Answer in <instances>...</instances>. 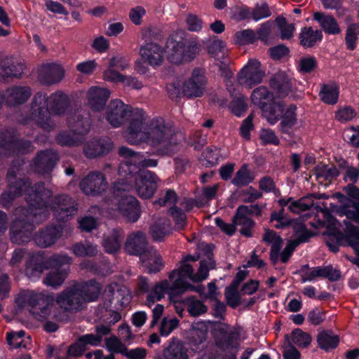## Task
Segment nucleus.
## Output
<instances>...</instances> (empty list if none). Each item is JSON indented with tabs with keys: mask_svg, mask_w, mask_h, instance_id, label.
Segmentation results:
<instances>
[{
	"mask_svg": "<svg viewBox=\"0 0 359 359\" xmlns=\"http://www.w3.org/2000/svg\"><path fill=\"white\" fill-rule=\"evenodd\" d=\"M14 168L8 171L7 177L10 183V191L1 196V203L6 206L15 197L26 192L29 203L27 209L18 208L15 215L18 217L13 222L11 229V241L16 244H22L30 241L34 229V223L39 224L44 221L52 210L54 217L59 221H66L76 215V203L67 195H60L55 198L49 205L48 201L52 192L43 187V184L35 187H30L29 181L19 180L13 184L15 178Z\"/></svg>",
	"mask_w": 359,
	"mask_h": 359,
	"instance_id": "f257e3e1",
	"label": "nucleus"
},
{
	"mask_svg": "<svg viewBox=\"0 0 359 359\" xmlns=\"http://www.w3.org/2000/svg\"><path fill=\"white\" fill-rule=\"evenodd\" d=\"M106 119L114 128L128 122L127 141L132 144L146 143L157 147L162 154H170L177 145L171 142L175 129L171 123L158 117L144 126L142 114H106Z\"/></svg>",
	"mask_w": 359,
	"mask_h": 359,
	"instance_id": "f03ea898",
	"label": "nucleus"
},
{
	"mask_svg": "<svg viewBox=\"0 0 359 359\" xmlns=\"http://www.w3.org/2000/svg\"><path fill=\"white\" fill-rule=\"evenodd\" d=\"M41 255H34L26 265V275L29 278H36L40 276L45 269H55L48 272L43 282L47 285L54 288L61 286L65 282L69 273V268L64 267L69 266L72 259L66 254H56L51 256L44 262H38Z\"/></svg>",
	"mask_w": 359,
	"mask_h": 359,
	"instance_id": "7ed1b4c3",
	"label": "nucleus"
},
{
	"mask_svg": "<svg viewBox=\"0 0 359 359\" xmlns=\"http://www.w3.org/2000/svg\"><path fill=\"white\" fill-rule=\"evenodd\" d=\"M132 185L123 180L114 182L112 187L114 198L110 202H107L105 208L111 216L118 214L123 216L130 222H137L141 215V210L137 198L130 195H123V193L128 191Z\"/></svg>",
	"mask_w": 359,
	"mask_h": 359,
	"instance_id": "20e7f679",
	"label": "nucleus"
},
{
	"mask_svg": "<svg viewBox=\"0 0 359 359\" xmlns=\"http://www.w3.org/2000/svg\"><path fill=\"white\" fill-rule=\"evenodd\" d=\"M101 290V285L95 280L75 284L61 292L56 302L65 310H79L84 303L97 300Z\"/></svg>",
	"mask_w": 359,
	"mask_h": 359,
	"instance_id": "39448f33",
	"label": "nucleus"
},
{
	"mask_svg": "<svg viewBox=\"0 0 359 359\" xmlns=\"http://www.w3.org/2000/svg\"><path fill=\"white\" fill-rule=\"evenodd\" d=\"M332 211L339 216H346L347 219H351L359 224V203L348 201L343 206L338 207L335 205L332 207ZM322 213L323 220L321 224L327 229L326 233L333 236L340 243H343L344 240L351 245L346 232V224L352 226L358 230L359 229L353 226L349 220H344V224H341L327 211H323Z\"/></svg>",
	"mask_w": 359,
	"mask_h": 359,
	"instance_id": "423d86ee",
	"label": "nucleus"
},
{
	"mask_svg": "<svg viewBox=\"0 0 359 359\" xmlns=\"http://www.w3.org/2000/svg\"><path fill=\"white\" fill-rule=\"evenodd\" d=\"M180 34H182V32L171 34L165 46L168 60L177 65L191 62L201 50V45L196 39H184Z\"/></svg>",
	"mask_w": 359,
	"mask_h": 359,
	"instance_id": "0eeeda50",
	"label": "nucleus"
},
{
	"mask_svg": "<svg viewBox=\"0 0 359 359\" xmlns=\"http://www.w3.org/2000/svg\"><path fill=\"white\" fill-rule=\"evenodd\" d=\"M20 308L27 307L34 318L42 320L50 315L52 299L43 292L34 290L20 292L15 299Z\"/></svg>",
	"mask_w": 359,
	"mask_h": 359,
	"instance_id": "6e6552de",
	"label": "nucleus"
},
{
	"mask_svg": "<svg viewBox=\"0 0 359 359\" xmlns=\"http://www.w3.org/2000/svg\"><path fill=\"white\" fill-rule=\"evenodd\" d=\"M186 284L180 278L177 271L173 270L169 275L168 280H163L156 283L149 291L146 304L151 307L156 302L162 299L168 294L170 300L177 303L175 298L185 292Z\"/></svg>",
	"mask_w": 359,
	"mask_h": 359,
	"instance_id": "1a4fd4ad",
	"label": "nucleus"
},
{
	"mask_svg": "<svg viewBox=\"0 0 359 359\" xmlns=\"http://www.w3.org/2000/svg\"><path fill=\"white\" fill-rule=\"evenodd\" d=\"M214 266V261L210 257H208L206 260L201 261L199 269L196 273H194L192 266L188 264H183L176 271H177L180 278H181L184 283L187 285L185 287V291L191 290L201 292V290H203L201 286H193L188 282V280L194 283L203 281L208 278L209 270L210 269H213Z\"/></svg>",
	"mask_w": 359,
	"mask_h": 359,
	"instance_id": "9d476101",
	"label": "nucleus"
},
{
	"mask_svg": "<svg viewBox=\"0 0 359 359\" xmlns=\"http://www.w3.org/2000/svg\"><path fill=\"white\" fill-rule=\"evenodd\" d=\"M119 154L126 158L118 168L119 176L133 177V173L137 172L140 167H155L157 161L154 159H146L140 154L133 152L129 148L122 147L119 149Z\"/></svg>",
	"mask_w": 359,
	"mask_h": 359,
	"instance_id": "9b49d317",
	"label": "nucleus"
},
{
	"mask_svg": "<svg viewBox=\"0 0 359 359\" xmlns=\"http://www.w3.org/2000/svg\"><path fill=\"white\" fill-rule=\"evenodd\" d=\"M104 298L107 309L118 310L130 304L132 294L127 287L113 283L109 285L104 290Z\"/></svg>",
	"mask_w": 359,
	"mask_h": 359,
	"instance_id": "f8f14e48",
	"label": "nucleus"
},
{
	"mask_svg": "<svg viewBox=\"0 0 359 359\" xmlns=\"http://www.w3.org/2000/svg\"><path fill=\"white\" fill-rule=\"evenodd\" d=\"M126 179H122L124 182L129 184L132 179L135 181V189L137 194L143 198H151L158 187V178L152 172L149 170H142L138 172L137 175L133 177L128 176H123Z\"/></svg>",
	"mask_w": 359,
	"mask_h": 359,
	"instance_id": "ddd939ff",
	"label": "nucleus"
},
{
	"mask_svg": "<svg viewBox=\"0 0 359 359\" xmlns=\"http://www.w3.org/2000/svg\"><path fill=\"white\" fill-rule=\"evenodd\" d=\"M264 75L261 63L256 59H251L237 74V81L241 86L251 88L260 83Z\"/></svg>",
	"mask_w": 359,
	"mask_h": 359,
	"instance_id": "4468645a",
	"label": "nucleus"
},
{
	"mask_svg": "<svg viewBox=\"0 0 359 359\" xmlns=\"http://www.w3.org/2000/svg\"><path fill=\"white\" fill-rule=\"evenodd\" d=\"M79 187L86 195L99 196L107 189L108 183L102 172L93 171L81 180Z\"/></svg>",
	"mask_w": 359,
	"mask_h": 359,
	"instance_id": "2eb2a0df",
	"label": "nucleus"
},
{
	"mask_svg": "<svg viewBox=\"0 0 359 359\" xmlns=\"http://www.w3.org/2000/svg\"><path fill=\"white\" fill-rule=\"evenodd\" d=\"M299 273L302 283L313 282L318 278L334 281L340 277L339 271L330 265L311 268L309 264H305L300 268Z\"/></svg>",
	"mask_w": 359,
	"mask_h": 359,
	"instance_id": "dca6fc26",
	"label": "nucleus"
},
{
	"mask_svg": "<svg viewBox=\"0 0 359 359\" xmlns=\"http://www.w3.org/2000/svg\"><path fill=\"white\" fill-rule=\"evenodd\" d=\"M207 79L204 72L194 69L190 77L182 82L183 95L187 97H201L205 90Z\"/></svg>",
	"mask_w": 359,
	"mask_h": 359,
	"instance_id": "f3484780",
	"label": "nucleus"
},
{
	"mask_svg": "<svg viewBox=\"0 0 359 359\" xmlns=\"http://www.w3.org/2000/svg\"><path fill=\"white\" fill-rule=\"evenodd\" d=\"M165 50L156 42H147L140 48V55L144 63L154 68L163 65Z\"/></svg>",
	"mask_w": 359,
	"mask_h": 359,
	"instance_id": "a211bd4d",
	"label": "nucleus"
},
{
	"mask_svg": "<svg viewBox=\"0 0 359 359\" xmlns=\"http://www.w3.org/2000/svg\"><path fill=\"white\" fill-rule=\"evenodd\" d=\"M293 229L297 240L290 241L281 253L279 252L278 259H280L283 263L287 262L293 251L299 243L306 242L311 236L302 222L294 223Z\"/></svg>",
	"mask_w": 359,
	"mask_h": 359,
	"instance_id": "6ab92c4d",
	"label": "nucleus"
},
{
	"mask_svg": "<svg viewBox=\"0 0 359 359\" xmlns=\"http://www.w3.org/2000/svg\"><path fill=\"white\" fill-rule=\"evenodd\" d=\"M65 76L63 67L58 64H46L41 67L39 74V79L41 83L51 86L58 83Z\"/></svg>",
	"mask_w": 359,
	"mask_h": 359,
	"instance_id": "aec40b11",
	"label": "nucleus"
},
{
	"mask_svg": "<svg viewBox=\"0 0 359 359\" xmlns=\"http://www.w3.org/2000/svg\"><path fill=\"white\" fill-rule=\"evenodd\" d=\"M113 147V143L107 137L93 139L86 142L83 152L88 158H96L108 154Z\"/></svg>",
	"mask_w": 359,
	"mask_h": 359,
	"instance_id": "412c9836",
	"label": "nucleus"
},
{
	"mask_svg": "<svg viewBox=\"0 0 359 359\" xmlns=\"http://www.w3.org/2000/svg\"><path fill=\"white\" fill-rule=\"evenodd\" d=\"M30 87L27 86H13L6 91L5 100L9 106H18L25 103L32 95Z\"/></svg>",
	"mask_w": 359,
	"mask_h": 359,
	"instance_id": "4be33fe9",
	"label": "nucleus"
},
{
	"mask_svg": "<svg viewBox=\"0 0 359 359\" xmlns=\"http://www.w3.org/2000/svg\"><path fill=\"white\" fill-rule=\"evenodd\" d=\"M57 160V154L55 151H42L37 154L32 166L39 173H48L53 170Z\"/></svg>",
	"mask_w": 359,
	"mask_h": 359,
	"instance_id": "5701e85b",
	"label": "nucleus"
},
{
	"mask_svg": "<svg viewBox=\"0 0 359 359\" xmlns=\"http://www.w3.org/2000/svg\"><path fill=\"white\" fill-rule=\"evenodd\" d=\"M109 96V90L98 86L90 87L86 93L88 104L95 111H100L104 109Z\"/></svg>",
	"mask_w": 359,
	"mask_h": 359,
	"instance_id": "b1692460",
	"label": "nucleus"
},
{
	"mask_svg": "<svg viewBox=\"0 0 359 359\" xmlns=\"http://www.w3.org/2000/svg\"><path fill=\"white\" fill-rule=\"evenodd\" d=\"M62 233L61 226H48L35 236L34 241L39 247L48 248L61 237Z\"/></svg>",
	"mask_w": 359,
	"mask_h": 359,
	"instance_id": "393cba45",
	"label": "nucleus"
},
{
	"mask_svg": "<svg viewBox=\"0 0 359 359\" xmlns=\"http://www.w3.org/2000/svg\"><path fill=\"white\" fill-rule=\"evenodd\" d=\"M250 215L251 212L249 208L241 205L238 208L233 220L235 225L241 227L239 230L241 233L247 237L252 236L251 230L254 226Z\"/></svg>",
	"mask_w": 359,
	"mask_h": 359,
	"instance_id": "a878e982",
	"label": "nucleus"
},
{
	"mask_svg": "<svg viewBox=\"0 0 359 359\" xmlns=\"http://www.w3.org/2000/svg\"><path fill=\"white\" fill-rule=\"evenodd\" d=\"M140 260L144 267L149 273H156L163 267V261L160 253L153 248H149L141 254Z\"/></svg>",
	"mask_w": 359,
	"mask_h": 359,
	"instance_id": "bb28decb",
	"label": "nucleus"
},
{
	"mask_svg": "<svg viewBox=\"0 0 359 359\" xmlns=\"http://www.w3.org/2000/svg\"><path fill=\"white\" fill-rule=\"evenodd\" d=\"M189 351L182 343L172 341L156 359H189Z\"/></svg>",
	"mask_w": 359,
	"mask_h": 359,
	"instance_id": "cd10ccee",
	"label": "nucleus"
},
{
	"mask_svg": "<svg viewBox=\"0 0 359 359\" xmlns=\"http://www.w3.org/2000/svg\"><path fill=\"white\" fill-rule=\"evenodd\" d=\"M67 122L71 132L82 138L90 130L89 117H83L81 114H69Z\"/></svg>",
	"mask_w": 359,
	"mask_h": 359,
	"instance_id": "c85d7f7f",
	"label": "nucleus"
},
{
	"mask_svg": "<svg viewBox=\"0 0 359 359\" xmlns=\"http://www.w3.org/2000/svg\"><path fill=\"white\" fill-rule=\"evenodd\" d=\"M147 239L140 231L132 233L126 240L125 249L130 255H140L147 250Z\"/></svg>",
	"mask_w": 359,
	"mask_h": 359,
	"instance_id": "c756f323",
	"label": "nucleus"
},
{
	"mask_svg": "<svg viewBox=\"0 0 359 359\" xmlns=\"http://www.w3.org/2000/svg\"><path fill=\"white\" fill-rule=\"evenodd\" d=\"M269 85L280 97L287 95L292 89L291 79L283 72H278L270 79Z\"/></svg>",
	"mask_w": 359,
	"mask_h": 359,
	"instance_id": "7c9ffc66",
	"label": "nucleus"
},
{
	"mask_svg": "<svg viewBox=\"0 0 359 359\" xmlns=\"http://www.w3.org/2000/svg\"><path fill=\"white\" fill-rule=\"evenodd\" d=\"M24 65L15 64L10 58H5L0 62V80L4 81L8 78H20L23 73Z\"/></svg>",
	"mask_w": 359,
	"mask_h": 359,
	"instance_id": "2f4dec72",
	"label": "nucleus"
},
{
	"mask_svg": "<svg viewBox=\"0 0 359 359\" xmlns=\"http://www.w3.org/2000/svg\"><path fill=\"white\" fill-rule=\"evenodd\" d=\"M69 98L65 93L56 91L48 97L49 111L65 112L69 109Z\"/></svg>",
	"mask_w": 359,
	"mask_h": 359,
	"instance_id": "473e14b6",
	"label": "nucleus"
},
{
	"mask_svg": "<svg viewBox=\"0 0 359 359\" xmlns=\"http://www.w3.org/2000/svg\"><path fill=\"white\" fill-rule=\"evenodd\" d=\"M313 19L318 21L321 28L329 34H337L341 32L337 20L332 15L316 12L313 13Z\"/></svg>",
	"mask_w": 359,
	"mask_h": 359,
	"instance_id": "72a5a7b5",
	"label": "nucleus"
},
{
	"mask_svg": "<svg viewBox=\"0 0 359 359\" xmlns=\"http://www.w3.org/2000/svg\"><path fill=\"white\" fill-rule=\"evenodd\" d=\"M263 240L268 244L271 245L270 258L273 263L278 260L279 251L282 246L281 238L272 230H266Z\"/></svg>",
	"mask_w": 359,
	"mask_h": 359,
	"instance_id": "f704fd0d",
	"label": "nucleus"
},
{
	"mask_svg": "<svg viewBox=\"0 0 359 359\" xmlns=\"http://www.w3.org/2000/svg\"><path fill=\"white\" fill-rule=\"evenodd\" d=\"M272 100V93L264 86L255 88L251 94L252 102L264 111H267L266 106L270 104Z\"/></svg>",
	"mask_w": 359,
	"mask_h": 359,
	"instance_id": "c9c22d12",
	"label": "nucleus"
},
{
	"mask_svg": "<svg viewBox=\"0 0 359 359\" xmlns=\"http://www.w3.org/2000/svg\"><path fill=\"white\" fill-rule=\"evenodd\" d=\"M299 38L302 46L311 48L321 41L323 34L320 30H313L311 27H304L301 29Z\"/></svg>",
	"mask_w": 359,
	"mask_h": 359,
	"instance_id": "e433bc0d",
	"label": "nucleus"
},
{
	"mask_svg": "<svg viewBox=\"0 0 359 359\" xmlns=\"http://www.w3.org/2000/svg\"><path fill=\"white\" fill-rule=\"evenodd\" d=\"M255 178L253 172L249 168L248 164H243L236 172L231 179V184L237 187L248 186Z\"/></svg>",
	"mask_w": 359,
	"mask_h": 359,
	"instance_id": "4c0bfd02",
	"label": "nucleus"
},
{
	"mask_svg": "<svg viewBox=\"0 0 359 359\" xmlns=\"http://www.w3.org/2000/svg\"><path fill=\"white\" fill-rule=\"evenodd\" d=\"M339 174V170L334 165H329L320 163L318 165L314 171L316 180L323 183L325 181H330L337 177Z\"/></svg>",
	"mask_w": 359,
	"mask_h": 359,
	"instance_id": "58836bf2",
	"label": "nucleus"
},
{
	"mask_svg": "<svg viewBox=\"0 0 359 359\" xmlns=\"http://www.w3.org/2000/svg\"><path fill=\"white\" fill-rule=\"evenodd\" d=\"M150 235L151 238L156 241H162L165 236L170 233V226L166 219H159L151 226Z\"/></svg>",
	"mask_w": 359,
	"mask_h": 359,
	"instance_id": "ea45409f",
	"label": "nucleus"
},
{
	"mask_svg": "<svg viewBox=\"0 0 359 359\" xmlns=\"http://www.w3.org/2000/svg\"><path fill=\"white\" fill-rule=\"evenodd\" d=\"M317 341L320 348L328 351L337 346L339 338L332 332L323 331L318 334Z\"/></svg>",
	"mask_w": 359,
	"mask_h": 359,
	"instance_id": "a19ab883",
	"label": "nucleus"
},
{
	"mask_svg": "<svg viewBox=\"0 0 359 359\" xmlns=\"http://www.w3.org/2000/svg\"><path fill=\"white\" fill-rule=\"evenodd\" d=\"M218 188V184H214L212 186L205 187L203 189L202 198L201 200H197L194 203L192 201H187L185 202L186 205H184V207L187 210H189L194 205H196L198 208L204 206L208 203V201L214 198L216 196Z\"/></svg>",
	"mask_w": 359,
	"mask_h": 359,
	"instance_id": "79ce46f5",
	"label": "nucleus"
},
{
	"mask_svg": "<svg viewBox=\"0 0 359 359\" xmlns=\"http://www.w3.org/2000/svg\"><path fill=\"white\" fill-rule=\"evenodd\" d=\"M121 233L118 230H113L110 236L103 241L102 245L108 253H115L119 250L122 242Z\"/></svg>",
	"mask_w": 359,
	"mask_h": 359,
	"instance_id": "37998d69",
	"label": "nucleus"
},
{
	"mask_svg": "<svg viewBox=\"0 0 359 359\" xmlns=\"http://www.w3.org/2000/svg\"><path fill=\"white\" fill-rule=\"evenodd\" d=\"M276 22L280 32V38L282 40H290L293 37L295 31V26L293 23H287L286 19L283 16L277 17Z\"/></svg>",
	"mask_w": 359,
	"mask_h": 359,
	"instance_id": "c03bdc74",
	"label": "nucleus"
},
{
	"mask_svg": "<svg viewBox=\"0 0 359 359\" xmlns=\"http://www.w3.org/2000/svg\"><path fill=\"white\" fill-rule=\"evenodd\" d=\"M90 212L93 214L94 217H85L79 221L80 228L86 231H90L97 226V219L101 215V210L99 207L95 205L91 207Z\"/></svg>",
	"mask_w": 359,
	"mask_h": 359,
	"instance_id": "a18cd8bd",
	"label": "nucleus"
},
{
	"mask_svg": "<svg viewBox=\"0 0 359 359\" xmlns=\"http://www.w3.org/2000/svg\"><path fill=\"white\" fill-rule=\"evenodd\" d=\"M338 95L339 90L337 86L326 84L322 86L320 96L325 103L334 104L337 102Z\"/></svg>",
	"mask_w": 359,
	"mask_h": 359,
	"instance_id": "49530a36",
	"label": "nucleus"
},
{
	"mask_svg": "<svg viewBox=\"0 0 359 359\" xmlns=\"http://www.w3.org/2000/svg\"><path fill=\"white\" fill-rule=\"evenodd\" d=\"M72 250L77 257H93L97 252V246L89 242L77 243L72 246Z\"/></svg>",
	"mask_w": 359,
	"mask_h": 359,
	"instance_id": "de8ad7c7",
	"label": "nucleus"
},
{
	"mask_svg": "<svg viewBox=\"0 0 359 359\" xmlns=\"http://www.w3.org/2000/svg\"><path fill=\"white\" fill-rule=\"evenodd\" d=\"M32 112H46L49 111L48 97L42 92L36 93L31 103Z\"/></svg>",
	"mask_w": 359,
	"mask_h": 359,
	"instance_id": "09e8293b",
	"label": "nucleus"
},
{
	"mask_svg": "<svg viewBox=\"0 0 359 359\" xmlns=\"http://www.w3.org/2000/svg\"><path fill=\"white\" fill-rule=\"evenodd\" d=\"M311 341V336L300 329H296L292 332L288 342L294 344L299 348L307 347Z\"/></svg>",
	"mask_w": 359,
	"mask_h": 359,
	"instance_id": "8fccbe9b",
	"label": "nucleus"
},
{
	"mask_svg": "<svg viewBox=\"0 0 359 359\" xmlns=\"http://www.w3.org/2000/svg\"><path fill=\"white\" fill-rule=\"evenodd\" d=\"M142 39L147 42H154V41H160L163 35L161 29L156 26H148L143 27L140 32Z\"/></svg>",
	"mask_w": 359,
	"mask_h": 359,
	"instance_id": "3c124183",
	"label": "nucleus"
},
{
	"mask_svg": "<svg viewBox=\"0 0 359 359\" xmlns=\"http://www.w3.org/2000/svg\"><path fill=\"white\" fill-rule=\"evenodd\" d=\"M314 204L312 196H306L297 201H294L290 203L289 209L294 213H300L311 208Z\"/></svg>",
	"mask_w": 359,
	"mask_h": 359,
	"instance_id": "603ef678",
	"label": "nucleus"
},
{
	"mask_svg": "<svg viewBox=\"0 0 359 359\" xmlns=\"http://www.w3.org/2000/svg\"><path fill=\"white\" fill-rule=\"evenodd\" d=\"M108 112H143L142 109L133 108L119 99L111 100L107 106Z\"/></svg>",
	"mask_w": 359,
	"mask_h": 359,
	"instance_id": "864d4df0",
	"label": "nucleus"
},
{
	"mask_svg": "<svg viewBox=\"0 0 359 359\" xmlns=\"http://www.w3.org/2000/svg\"><path fill=\"white\" fill-rule=\"evenodd\" d=\"M346 225V232L350 241L351 246L353 247L357 255V257L354 259L353 262L359 266V230L348 224Z\"/></svg>",
	"mask_w": 359,
	"mask_h": 359,
	"instance_id": "5fc2aeb1",
	"label": "nucleus"
},
{
	"mask_svg": "<svg viewBox=\"0 0 359 359\" xmlns=\"http://www.w3.org/2000/svg\"><path fill=\"white\" fill-rule=\"evenodd\" d=\"M208 52L218 61L224 60L226 57L224 43L220 40H214L208 47Z\"/></svg>",
	"mask_w": 359,
	"mask_h": 359,
	"instance_id": "6e6d98bb",
	"label": "nucleus"
},
{
	"mask_svg": "<svg viewBox=\"0 0 359 359\" xmlns=\"http://www.w3.org/2000/svg\"><path fill=\"white\" fill-rule=\"evenodd\" d=\"M187 309L192 316H198L207 311L206 306L200 300L194 298L187 299Z\"/></svg>",
	"mask_w": 359,
	"mask_h": 359,
	"instance_id": "4d7b16f0",
	"label": "nucleus"
},
{
	"mask_svg": "<svg viewBox=\"0 0 359 359\" xmlns=\"http://www.w3.org/2000/svg\"><path fill=\"white\" fill-rule=\"evenodd\" d=\"M238 286L231 284L225 289V297L229 306L236 308L240 303V295L238 292Z\"/></svg>",
	"mask_w": 359,
	"mask_h": 359,
	"instance_id": "13d9d810",
	"label": "nucleus"
},
{
	"mask_svg": "<svg viewBox=\"0 0 359 359\" xmlns=\"http://www.w3.org/2000/svg\"><path fill=\"white\" fill-rule=\"evenodd\" d=\"M359 34V25L351 24L346 29V44L349 50H353L355 48L357 36Z\"/></svg>",
	"mask_w": 359,
	"mask_h": 359,
	"instance_id": "bf43d9fd",
	"label": "nucleus"
},
{
	"mask_svg": "<svg viewBox=\"0 0 359 359\" xmlns=\"http://www.w3.org/2000/svg\"><path fill=\"white\" fill-rule=\"evenodd\" d=\"M57 141L62 146L73 147L81 144L83 138L79 135H74V133L70 135L67 133H62L57 136Z\"/></svg>",
	"mask_w": 359,
	"mask_h": 359,
	"instance_id": "052dcab7",
	"label": "nucleus"
},
{
	"mask_svg": "<svg viewBox=\"0 0 359 359\" xmlns=\"http://www.w3.org/2000/svg\"><path fill=\"white\" fill-rule=\"evenodd\" d=\"M217 344L221 349L224 351H231L236 348L238 345V336L234 333H231L224 336L223 339Z\"/></svg>",
	"mask_w": 359,
	"mask_h": 359,
	"instance_id": "680f3d73",
	"label": "nucleus"
},
{
	"mask_svg": "<svg viewBox=\"0 0 359 359\" xmlns=\"http://www.w3.org/2000/svg\"><path fill=\"white\" fill-rule=\"evenodd\" d=\"M271 222L274 223L273 226L277 229L283 228L290 224V221L286 217L283 208L271 214Z\"/></svg>",
	"mask_w": 359,
	"mask_h": 359,
	"instance_id": "e2e57ef3",
	"label": "nucleus"
},
{
	"mask_svg": "<svg viewBox=\"0 0 359 359\" xmlns=\"http://www.w3.org/2000/svg\"><path fill=\"white\" fill-rule=\"evenodd\" d=\"M187 28L190 32H198L202 29L203 22L198 15L189 13L186 18Z\"/></svg>",
	"mask_w": 359,
	"mask_h": 359,
	"instance_id": "0e129e2a",
	"label": "nucleus"
},
{
	"mask_svg": "<svg viewBox=\"0 0 359 359\" xmlns=\"http://www.w3.org/2000/svg\"><path fill=\"white\" fill-rule=\"evenodd\" d=\"M248 99L243 95L234 97L229 105L231 112H245L248 109Z\"/></svg>",
	"mask_w": 359,
	"mask_h": 359,
	"instance_id": "69168bd1",
	"label": "nucleus"
},
{
	"mask_svg": "<svg viewBox=\"0 0 359 359\" xmlns=\"http://www.w3.org/2000/svg\"><path fill=\"white\" fill-rule=\"evenodd\" d=\"M179 320L176 318H164L161 323L160 333L162 336H168L177 326Z\"/></svg>",
	"mask_w": 359,
	"mask_h": 359,
	"instance_id": "338daca9",
	"label": "nucleus"
},
{
	"mask_svg": "<svg viewBox=\"0 0 359 359\" xmlns=\"http://www.w3.org/2000/svg\"><path fill=\"white\" fill-rule=\"evenodd\" d=\"M259 138L262 144L278 145L280 143L278 137L271 129H262L260 131Z\"/></svg>",
	"mask_w": 359,
	"mask_h": 359,
	"instance_id": "774afa93",
	"label": "nucleus"
}]
</instances>
